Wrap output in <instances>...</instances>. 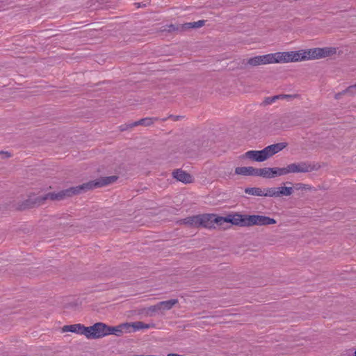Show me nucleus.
Here are the masks:
<instances>
[{"label": "nucleus", "mask_w": 356, "mask_h": 356, "mask_svg": "<svg viewBox=\"0 0 356 356\" xmlns=\"http://www.w3.org/2000/svg\"><path fill=\"white\" fill-rule=\"evenodd\" d=\"M161 310V306L159 305V302L156 305H152L148 308V311L150 312H157L158 311Z\"/></svg>", "instance_id": "obj_28"}, {"label": "nucleus", "mask_w": 356, "mask_h": 356, "mask_svg": "<svg viewBox=\"0 0 356 356\" xmlns=\"http://www.w3.org/2000/svg\"><path fill=\"white\" fill-rule=\"evenodd\" d=\"M318 168L308 161L293 163L286 166L287 174L297 172H309Z\"/></svg>", "instance_id": "obj_8"}, {"label": "nucleus", "mask_w": 356, "mask_h": 356, "mask_svg": "<svg viewBox=\"0 0 356 356\" xmlns=\"http://www.w3.org/2000/svg\"><path fill=\"white\" fill-rule=\"evenodd\" d=\"M214 215L210 214H204V215H198V227L202 226L204 227H209L211 226L213 222H215Z\"/></svg>", "instance_id": "obj_15"}, {"label": "nucleus", "mask_w": 356, "mask_h": 356, "mask_svg": "<svg viewBox=\"0 0 356 356\" xmlns=\"http://www.w3.org/2000/svg\"><path fill=\"white\" fill-rule=\"evenodd\" d=\"M292 188H293V190L295 189L297 191H299V190L311 191L312 188L310 185L305 184L302 183H296L294 184L293 187H292Z\"/></svg>", "instance_id": "obj_25"}, {"label": "nucleus", "mask_w": 356, "mask_h": 356, "mask_svg": "<svg viewBox=\"0 0 356 356\" xmlns=\"http://www.w3.org/2000/svg\"><path fill=\"white\" fill-rule=\"evenodd\" d=\"M248 215L246 214L234 213L229 214L226 217H217L214 220L216 224L220 225L224 222H229L239 227H248Z\"/></svg>", "instance_id": "obj_6"}, {"label": "nucleus", "mask_w": 356, "mask_h": 356, "mask_svg": "<svg viewBox=\"0 0 356 356\" xmlns=\"http://www.w3.org/2000/svg\"><path fill=\"white\" fill-rule=\"evenodd\" d=\"M287 145V143H278L268 145L261 150H250L243 154V158H246L253 161L263 162L282 151Z\"/></svg>", "instance_id": "obj_2"}, {"label": "nucleus", "mask_w": 356, "mask_h": 356, "mask_svg": "<svg viewBox=\"0 0 356 356\" xmlns=\"http://www.w3.org/2000/svg\"><path fill=\"white\" fill-rule=\"evenodd\" d=\"M107 335L109 334H115L116 336H120L124 330L127 332H130L129 330V323H122L118 326L112 327L107 325Z\"/></svg>", "instance_id": "obj_13"}, {"label": "nucleus", "mask_w": 356, "mask_h": 356, "mask_svg": "<svg viewBox=\"0 0 356 356\" xmlns=\"http://www.w3.org/2000/svg\"><path fill=\"white\" fill-rule=\"evenodd\" d=\"M70 191V190L67 189L58 193H49L42 196L30 195L28 199L18 203L16 209L17 210H25L35 207H38L44 204L48 200L51 201L62 200L65 197L71 196Z\"/></svg>", "instance_id": "obj_1"}, {"label": "nucleus", "mask_w": 356, "mask_h": 356, "mask_svg": "<svg viewBox=\"0 0 356 356\" xmlns=\"http://www.w3.org/2000/svg\"><path fill=\"white\" fill-rule=\"evenodd\" d=\"M264 196L279 197L277 187L268 188L264 191Z\"/></svg>", "instance_id": "obj_22"}, {"label": "nucleus", "mask_w": 356, "mask_h": 356, "mask_svg": "<svg viewBox=\"0 0 356 356\" xmlns=\"http://www.w3.org/2000/svg\"><path fill=\"white\" fill-rule=\"evenodd\" d=\"M107 325L103 323H96L92 326L86 327L87 339H99L107 335Z\"/></svg>", "instance_id": "obj_7"}, {"label": "nucleus", "mask_w": 356, "mask_h": 356, "mask_svg": "<svg viewBox=\"0 0 356 356\" xmlns=\"http://www.w3.org/2000/svg\"><path fill=\"white\" fill-rule=\"evenodd\" d=\"M205 20H199L197 22L186 23L184 26H185V28L197 29L203 26L205 24Z\"/></svg>", "instance_id": "obj_23"}, {"label": "nucleus", "mask_w": 356, "mask_h": 356, "mask_svg": "<svg viewBox=\"0 0 356 356\" xmlns=\"http://www.w3.org/2000/svg\"><path fill=\"white\" fill-rule=\"evenodd\" d=\"M180 117L170 115L168 118H172L174 120H177Z\"/></svg>", "instance_id": "obj_33"}, {"label": "nucleus", "mask_w": 356, "mask_h": 356, "mask_svg": "<svg viewBox=\"0 0 356 356\" xmlns=\"http://www.w3.org/2000/svg\"><path fill=\"white\" fill-rule=\"evenodd\" d=\"M346 94H347V92H345V90H343V91H341V92H338V93L335 94V95H334V99H337V100H338V99H341V97L343 95H346Z\"/></svg>", "instance_id": "obj_31"}, {"label": "nucleus", "mask_w": 356, "mask_h": 356, "mask_svg": "<svg viewBox=\"0 0 356 356\" xmlns=\"http://www.w3.org/2000/svg\"><path fill=\"white\" fill-rule=\"evenodd\" d=\"M286 63L285 51L268 54L263 56H257L253 58H250L247 60V64L252 66H257L260 65L270 63Z\"/></svg>", "instance_id": "obj_3"}, {"label": "nucleus", "mask_w": 356, "mask_h": 356, "mask_svg": "<svg viewBox=\"0 0 356 356\" xmlns=\"http://www.w3.org/2000/svg\"><path fill=\"white\" fill-rule=\"evenodd\" d=\"M345 92H347V94L351 96L356 95V84L348 86L345 89Z\"/></svg>", "instance_id": "obj_27"}, {"label": "nucleus", "mask_w": 356, "mask_h": 356, "mask_svg": "<svg viewBox=\"0 0 356 356\" xmlns=\"http://www.w3.org/2000/svg\"><path fill=\"white\" fill-rule=\"evenodd\" d=\"M321 48L311 49L307 51H285L286 63L298 62L307 59L321 58Z\"/></svg>", "instance_id": "obj_5"}, {"label": "nucleus", "mask_w": 356, "mask_h": 356, "mask_svg": "<svg viewBox=\"0 0 356 356\" xmlns=\"http://www.w3.org/2000/svg\"><path fill=\"white\" fill-rule=\"evenodd\" d=\"M177 303V299H171L168 300L159 302V305L161 306V310H170Z\"/></svg>", "instance_id": "obj_18"}, {"label": "nucleus", "mask_w": 356, "mask_h": 356, "mask_svg": "<svg viewBox=\"0 0 356 356\" xmlns=\"http://www.w3.org/2000/svg\"><path fill=\"white\" fill-rule=\"evenodd\" d=\"M182 29L179 26H176L175 24H169L163 26V29L161 30L163 32H168L172 33L174 31H179Z\"/></svg>", "instance_id": "obj_24"}, {"label": "nucleus", "mask_w": 356, "mask_h": 356, "mask_svg": "<svg viewBox=\"0 0 356 356\" xmlns=\"http://www.w3.org/2000/svg\"><path fill=\"white\" fill-rule=\"evenodd\" d=\"M198 215L197 216H193L191 217H188L186 218H184L183 220V223L185 225H190L191 227H198Z\"/></svg>", "instance_id": "obj_21"}, {"label": "nucleus", "mask_w": 356, "mask_h": 356, "mask_svg": "<svg viewBox=\"0 0 356 356\" xmlns=\"http://www.w3.org/2000/svg\"><path fill=\"white\" fill-rule=\"evenodd\" d=\"M129 323V329L133 328L134 331L142 330V329H149L154 327V324H147L142 321H136L134 323Z\"/></svg>", "instance_id": "obj_17"}, {"label": "nucleus", "mask_w": 356, "mask_h": 356, "mask_svg": "<svg viewBox=\"0 0 356 356\" xmlns=\"http://www.w3.org/2000/svg\"><path fill=\"white\" fill-rule=\"evenodd\" d=\"M287 175L286 166L284 168H260V177L271 179Z\"/></svg>", "instance_id": "obj_10"}, {"label": "nucleus", "mask_w": 356, "mask_h": 356, "mask_svg": "<svg viewBox=\"0 0 356 356\" xmlns=\"http://www.w3.org/2000/svg\"><path fill=\"white\" fill-rule=\"evenodd\" d=\"M62 330L63 332H71L84 336L86 335V327L80 323L65 325L63 327Z\"/></svg>", "instance_id": "obj_14"}, {"label": "nucleus", "mask_w": 356, "mask_h": 356, "mask_svg": "<svg viewBox=\"0 0 356 356\" xmlns=\"http://www.w3.org/2000/svg\"><path fill=\"white\" fill-rule=\"evenodd\" d=\"M118 177L115 175L102 177L96 181H90L87 183H84L76 187H72L69 188L70 190V195L74 194H79L81 191H88L95 188L102 187L114 183Z\"/></svg>", "instance_id": "obj_4"}, {"label": "nucleus", "mask_w": 356, "mask_h": 356, "mask_svg": "<svg viewBox=\"0 0 356 356\" xmlns=\"http://www.w3.org/2000/svg\"><path fill=\"white\" fill-rule=\"evenodd\" d=\"M0 154L3 155L4 156L3 158H10V157H11V154L9 152L1 151L0 152Z\"/></svg>", "instance_id": "obj_32"}, {"label": "nucleus", "mask_w": 356, "mask_h": 356, "mask_svg": "<svg viewBox=\"0 0 356 356\" xmlns=\"http://www.w3.org/2000/svg\"><path fill=\"white\" fill-rule=\"evenodd\" d=\"M353 356H356V349H355V351L354 353V355Z\"/></svg>", "instance_id": "obj_34"}, {"label": "nucleus", "mask_w": 356, "mask_h": 356, "mask_svg": "<svg viewBox=\"0 0 356 356\" xmlns=\"http://www.w3.org/2000/svg\"><path fill=\"white\" fill-rule=\"evenodd\" d=\"M245 193L251 195L264 196V191L257 187L246 188H245Z\"/></svg>", "instance_id": "obj_19"}, {"label": "nucleus", "mask_w": 356, "mask_h": 356, "mask_svg": "<svg viewBox=\"0 0 356 356\" xmlns=\"http://www.w3.org/2000/svg\"><path fill=\"white\" fill-rule=\"evenodd\" d=\"M172 176L177 180L184 184H189L193 182V177L189 173L181 169L174 170L172 172Z\"/></svg>", "instance_id": "obj_12"}, {"label": "nucleus", "mask_w": 356, "mask_h": 356, "mask_svg": "<svg viewBox=\"0 0 356 356\" xmlns=\"http://www.w3.org/2000/svg\"><path fill=\"white\" fill-rule=\"evenodd\" d=\"M322 51H321V58H324L330 55L331 50L329 48H321Z\"/></svg>", "instance_id": "obj_29"}, {"label": "nucleus", "mask_w": 356, "mask_h": 356, "mask_svg": "<svg viewBox=\"0 0 356 356\" xmlns=\"http://www.w3.org/2000/svg\"><path fill=\"white\" fill-rule=\"evenodd\" d=\"M277 193L279 194V197L289 196L293 192L292 187L280 186V187H277Z\"/></svg>", "instance_id": "obj_20"}, {"label": "nucleus", "mask_w": 356, "mask_h": 356, "mask_svg": "<svg viewBox=\"0 0 356 356\" xmlns=\"http://www.w3.org/2000/svg\"><path fill=\"white\" fill-rule=\"evenodd\" d=\"M289 97V95H275V96H273V97H267L266 98V99L264 100V103L266 104H271L272 103H273L276 99H278L280 98H284V97Z\"/></svg>", "instance_id": "obj_26"}, {"label": "nucleus", "mask_w": 356, "mask_h": 356, "mask_svg": "<svg viewBox=\"0 0 356 356\" xmlns=\"http://www.w3.org/2000/svg\"><path fill=\"white\" fill-rule=\"evenodd\" d=\"M130 125H131V123L122 124L120 127V131H123L127 130L128 129H131L134 127H131Z\"/></svg>", "instance_id": "obj_30"}, {"label": "nucleus", "mask_w": 356, "mask_h": 356, "mask_svg": "<svg viewBox=\"0 0 356 356\" xmlns=\"http://www.w3.org/2000/svg\"><path fill=\"white\" fill-rule=\"evenodd\" d=\"M277 222L274 218L268 216L261 215H248V227L254 225L257 226H267L275 224Z\"/></svg>", "instance_id": "obj_9"}, {"label": "nucleus", "mask_w": 356, "mask_h": 356, "mask_svg": "<svg viewBox=\"0 0 356 356\" xmlns=\"http://www.w3.org/2000/svg\"><path fill=\"white\" fill-rule=\"evenodd\" d=\"M235 173L236 175L244 176H258L260 177V168H255L254 167H237L235 168Z\"/></svg>", "instance_id": "obj_11"}, {"label": "nucleus", "mask_w": 356, "mask_h": 356, "mask_svg": "<svg viewBox=\"0 0 356 356\" xmlns=\"http://www.w3.org/2000/svg\"><path fill=\"white\" fill-rule=\"evenodd\" d=\"M159 120L158 118H145L140 119L138 121H136L134 122L131 123V127H136L139 125L143 126H150L154 123V122L157 121Z\"/></svg>", "instance_id": "obj_16"}]
</instances>
